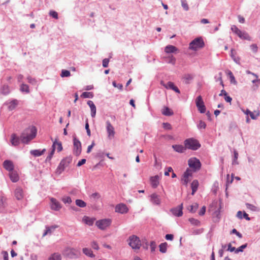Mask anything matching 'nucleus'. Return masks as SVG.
Wrapping results in <instances>:
<instances>
[{
  "label": "nucleus",
  "mask_w": 260,
  "mask_h": 260,
  "mask_svg": "<svg viewBox=\"0 0 260 260\" xmlns=\"http://www.w3.org/2000/svg\"><path fill=\"white\" fill-rule=\"evenodd\" d=\"M37 129L35 126L29 127L25 129L20 135V139L23 143L27 144L35 138Z\"/></svg>",
  "instance_id": "f257e3e1"
},
{
  "label": "nucleus",
  "mask_w": 260,
  "mask_h": 260,
  "mask_svg": "<svg viewBox=\"0 0 260 260\" xmlns=\"http://www.w3.org/2000/svg\"><path fill=\"white\" fill-rule=\"evenodd\" d=\"M205 43L202 37H198L193 40L189 44V49L193 51L203 48Z\"/></svg>",
  "instance_id": "f03ea898"
},
{
  "label": "nucleus",
  "mask_w": 260,
  "mask_h": 260,
  "mask_svg": "<svg viewBox=\"0 0 260 260\" xmlns=\"http://www.w3.org/2000/svg\"><path fill=\"white\" fill-rule=\"evenodd\" d=\"M128 245L134 250H138L141 246V243L139 238L136 235H132L128 239Z\"/></svg>",
  "instance_id": "7ed1b4c3"
},
{
  "label": "nucleus",
  "mask_w": 260,
  "mask_h": 260,
  "mask_svg": "<svg viewBox=\"0 0 260 260\" xmlns=\"http://www.w3.org/2000/svg\"><path fill=\"white\" fill-rule=\"evenodd\" d=\"M184 144L186 148L193 150H198L201 147L199 141L193 138L186 139L184 141Z\"/></svg>",
  "instance_id": "20e7f679"
},
{
  "label": "nucleus",
  "mask_w": 260,
  "mask_h": 260,
  "mask_svg": "<svg viewBox=\"0 0 260 260\" xmlns=\"http://www.w3.org/2000/svg\"><path fill=\"white\" fill-rule=\"evenodd\" d=\"M72 160V157L71 156L67 157L60 161L59 166L56 169V173L58 174H60L67 167Z\"/></svg>",
  "instance_id": "39448f33"
},
{
  "label": "nucleus",
  "mask_w": 260,
  "mask_h": 260,
  "mask_svg": "<svg viewBox=\"0 0 260 260\" xmlns=\"http://www.w3.org/2000/svg\"><path fill=\"white\" fill-rule=\"evenodd\" d=\"M80 251L74 248H67L64 249L63 254L70 258H74L78 257Z\"/></svg>",
  "instance_id": "423d86ee"
},
{
  "label": "nucleus",
  "mask_w": 260,
  "mask_h": 260,
  "mask_svg": "<svg viewBox=\"0 0 260 260\" xmlns=\"http://www.w3.org/2000/svg\"><path fill=\"white\" fill-rule=\"evenodd\" d=\"M189 167L193 170L194 171L199 170L201 167V164L199 159L196 157H192L188 160Z\"/></svg>",
  "instance_id": "0eeeda50"
},
{
  "label": "nucleus",
  "mask_w": 260,
  "mask_h": 260,
  "mask_svg": "<svg viewBox=\"0 0 260 260\" xmlns=\"http://www.w3.org/2000/svg\"><path fill=\"white\" fill-rule=\"evenodd\" d=\"M111 223V220L110 219H103L98 220L95 224L101 230H104L107 227L110 226Z\"/></svg>",
  "instance_id": "6e6552de"
},
{
  "label": "nucleus",
  "mask_w": 260,
  "mask_h": 260,
  "mask_svg": "<svg viewBox=\"0 0 260 260\" xmlns=\"http://www.w3.org/2000/svg\"><path fill=\"white\" fill-rule=\"evenodd\" d=\"M73 143L74 154L76 156H79L81 154L82 150L81 142L76 137H74L73 139Z\"/></svg>",
  "instance_id": "1a4fd4ad"
},
{
  "label": "nucleus",
  "mask_w": 260,
  "mask_h": 260,
  "mask_svg": "<svg viewBox=\"0 0 260 260\" xmlns=\"http://www.w3.org/2000/svg\"><path fill=\"white\" fill-rule=\"evenodd\" d=\"M196 104L198 109L200 113H204L206 112V107L201 95H199L197 98Z\"/></svg>",
  "instance_id": "9d476101"
},
{
  "label": "nucleus",
  "mask_w": 260,
  "mask_h": 260,
  "mask_svg": "<svg viewBox=\"0 0 260 260\" xmlns=\"http://www.w3.org/2000/svg\"><path fill=\"white\" fill-rule=\"evenodd\" d=\"M106 130L108 134V138L109 139L114 138L115 134L114 128L109 121L106 122Z\"/></svg>",
  "instance_id": "9b49d317"
},
{
  "label": "nucleus",
  "mask_w": 260,
  "mask_h": 260,
  "mask_svg": "<svg viewBox=\"0 0 260 260\" xmlns=\"http://www.w3.org/2000/svg\"><path fill=\"white\" fill-rule=\"evenodd\" d=\"M182 209H183V204L182 203L178 206H177L175 208H172L171 210V212L174 216H177V217H180L183 215Z\"/></svg>",
  "instance_id": "f8f14e48"
},
{
  "label": "nucleus",
  "mask_w": 260,
  "mask_h": 260,
  "mask_svg": "<svg viewBox=\"0 0 260 260\" xmlns=\"http://www.w3.org/2000/svg\"><path fill=\"white\" fill-rule=\"evenodd\" d=\"M51 209L54 211H59L62 207L60 203L54 198L51 199Z\"/></svg>",
  "instance_id": "ddd939ff"
},
{
  "label": "nucleus",
  "mask_w": 260,
  "mask_h": 260,
  "mask_svg": "<svg viewBox=\"0 0 260 260\" xmlns=\"http://www.w3.org/2000/svg\"><path fill=\"white\" fill-rule=\"evenodd\" d=\"M115 211L121 214H124L127 212L128 208L125 204H120L116 206Z\"/></svg>",
  "instance_id": "4468645a"
},
{
  "label": "nucleus",
  "mask_w": 260,
  "mask_h": 260,
  "mask_svg": "<svg viewBox=\"0 0 260 260\" xmlns=\"http://www.w3.org/2000/svg\"><path fill=\"white\" fill-rule=\"evenodd\" d=\"M161 84L167 89H171L178 93H180V92L178 88L175 86L174 84L172 82H168L166 84L162 83L161 82Z\"/></svg>",
  "instance_id": "2eb2a0df"
},
{
  "label": "nucleus",
  "mask_w": 260,
  "mask_h": 260,
  "mask_svg": "<svg viewBox=\"0 0 260 260\" xmlns=\"http://www.w3.org/2000/svg\"><path fill=\"white\" fill-rule=\"evenodd\" d=\"M14 195L18 200H21L24 196L22 189L20 187H17L15 190Z\"/></svg>",
  "instance_id": "dca6fc26"
},
{
  "label": "nucleus",
  "mask_w": 260,
  "mask_h": 260,
  "mask_svg": "<svg viewBox=\"0 0 260 260\" xmlns=\"http://www.w3.org/2000/svg\"><path fill=\"white\" fill-rule=\"evenodd\" d=\"M4 168L8 171H12L14 169V165L12 161L6 160L3 163Z\"/></svg>",
  "instance_id": "f3484780"
},
{
  "label": "nucleus",
  "mask_w": 260,
  "mask_h": 260,
  "mask_svg": "<svg viewBox=\"0 0 260 260\" xmlns=\"http://www.w3.org/2000/svg\"><path fill=\"white\" fill-rule=\"evenodd\" d=\"M20 137H17L15 134L11 135V142L13 146H18L20 143Z\"/></svg>",
  "instance_id": "a211bd4d"
},
{
  "label": "nucleus",
  "mask_w": 260,
  "mask_h": 260,
  "mask_svg": "<svg viewBox=\"0 0 260 260\" xmlns=\"http://www.w3.org/2000/svg\"><path fill=\"white\" fill-rule=\"evenodd\" d=\"M150 201L154 205H159L160 204V201L159 196L156 193H153L150 196Z\"/></svg>",
  "instance_id": "6ab92c4d"
},
{
  "label": "nucleus",
  "mask_w": 260,
  "mask_h": 260,
  "mask_svg": "<svg viewBox=\"0 0 260 260\" xmlns=\"http://www.w3.org/2000/svg\"><path fill=\"white\" fill-rule=\"evenodd\" d=\"M87 104L90 108L91 116L93 118L95 117L96 114V107L92 101H88L87 102Z\"/></svg>",
  "instance_id": "aec40b11"
},
{
  "label": "nucleus",
  "mask_w": 260,
  "mask_h": 260,
  "mask_svg": "<svg viewBox=\"0 0 260 260\" xmlns=\"http://www.w3.org/2000/svg\"><path fill=\"white\" fill-rule=\"evenodd\" d=\"M159 177L156 175L153 177H151L150 178V181L152 186L153 188H156L159 184Z\"/></svg>",
  "instance_id": "412c9836"
},
{
  "label": "nucleus",
  "mask_w": 260,
  "mask_h": 260,
  "mask_svg": "<svg viewBox=\"0 0 260 260\" xmlns=\"http://www.w3.org/2000/svg\"><path fill=\"white\" fill-rule=\"evenodd\" d=\"M178 50L177 47L173 45H168L165 48V51L167 53H174Z\"/></svg>",
  "instance_id": "4be33fe9"
},
{
  "label": "nucleus",
  "mask_w": 260,
  "mask_h": 260,
  "mask_svg": "<svg viewBox=\"0 0 260 260\" xmlns=\"http://www.w3.org/2000/svg\"><path fill=\"white\" fill-rule=\"evenodd\" d=\"M172 148L176 152L179 153H182L186 149V147L181 145H173Z\"/></svg>",
  "instance_id": "5701e85b"
},
{
  "label": "nucleus",
  "mask_w": 260,
  "mask_h": 260,
  "mask_svg": "<svg viewBox=\"0 0 260 260\" xmlns=\"http://www.w3.org/2000/svg\"><path fill=\"white\" fill-rule=\"evenodd\" d=\"M199 186V182L197 180H194L191 184V194L193 195L194 193L197 191Z\"/></svg>",
  "instance_id": "b1692460"
},
{
  "label": "nucleus",
  "mask_w": 260,
  "mask_h": 260,
  "mask_svg": "<svg viewBox=\"0 0 260 260\" xmlns=\"http://www.w3.org/2000/svg\"><path fill=\"white\" fill-rule=\"evenodd\" d=\"M45 151H46V149H43L42 150L36 149V150H31L30 153L31 155H34L35 156H40L43 155Z\"/></svg>",
  "instance_id": "393cba45"
},
{
  "label": "nucleus",
  "mask_w": 260,
  "mask_h": 260,
  "mask_svg": "<svg viewBox=\"0 0 260 260\" xmlns=\"http://www.w3.org/2000/svg\"><path fill=\"white\" fill-rule=\"evenodd\" d=\"M162 114L164 115L170 116L173 115V111L167 107H165L162 110Z\"/></svg>",
  "instance_id": "a878e982"
},
{
  "label": "nucleus",
  "mask_w": 260,
  "mask_h": 260,
  "mask_svg": "<svg viewBox=\"0 0 260 260\" xmlns=\"http://www.w3.org/2000/svg\"><path fill=\"white\" fill-rule=\"evenodd\" d=\"M57 227V226H46V231L43 234V236L44 237L47 234H51L53 231Z\"/></svg>",
  "instance_id": "bb28decb"
},
{
  "label": "nucleus",
  "mask_w": 260,
  "mask_h": 260,
  "mask_svg": "<svg viewBox=\"0 0 260 260\" xmlns=\"http://www.w3.org/2000/svg\"><path fill=\"white\" fill-rule=\"evenodd\" d=\"M83 252L87 256L93 257L94 255L93 254L92 250L90 249L87 248H84L83 249Z\"/></svg>",
  "instance_id": "cd10ccee"
},
{
  "label": "nucleus",
  "mask_w": 260,
  "mask_h": 260,
  "mask_svg": "<svg viewBox=\"0 0 260 260\" xmlns=\"http://www.w3.org/2000/svg\"><path fill=\"white\" fill-rule=\"evenodd\" d=\"M167 247H168V244L167 242H164V243H161L159 245L160 252H161V253H166L167 252Z\"/></svg>",
  "instance_id": "c85d7f7f"
},
{
  "label": "nucleus",
  "mask_w": 260,
  "mask_h": 260,
  "mask_svg": "<svg viewBox=\"0 0 260 260\" xmlns=\"http://www.w3.org/2000/svg\"><path fill=\"white\" fill-rule=\"evenodd\" d=\"M101 198V195L98 192H94L90 195V198L92 202H96Z\"/></svg>",
  "instance_id": "c756f323"
},
{
  "label": "nucleus",
  "mask_w": 260,
  "mask_h": 260,
  "mask_svg": "<svg viewBox=\"0 0 260 260\" xmlns=\"http://www.w3.org/2000/svg\"><path fill=\"white\" fill-rule=\"evenodd\" d=\"M239 38L243 40H246L248 41L251 40V37L246 31H242L241 34L239 35Z\"/></svg>",
  "instance_id": "7c9ffc66"
},
{
  "label": "nucleus",
  "mask_w": 260,
  "mask_h": 260,
  "mask_svg": "<svg viewBox=\"0 0 260 260\" xmlns=\"http://www.w3.org/2000/svg\"><path fill=\"white\" fill-rule=\"evenodd\" d=\"M17 105H18L17 100H14L12 101L11 102H10L9 105L8 106V108L10 110H13L16 107Z\"/></svg>",
  "instance_id": "2f4dec72"
},
{
  "label": "nucleus",
  "mask_w": 260,
  "mask_h": 260,
  "mask_svg": "<svg viewBox=\"0 0 260 260\" xmlns=\"http://www.w3.org/2000/svg\"><path fill=\"white\" fill-rule=\"evenodd\" d=\"M83 220L86 224L89 225H92L93 224L94 219L90 218L87 216H84Z\"/></svg>",
  "instance_id": "473e14b6"
},
{
  "label": "nucleus",
  "mask_w": 260,
  "mask_h": 260,
  "mask_svg": "<svg viewBox=\"0 0 260 260\" xmlns=\"http://www.w3.org/2000/svg\"><path fill=\"white\" fill-rule=\"evenodd\" d=\"M49 260H61V256L58 253H54L49 257Z\"/></svg>",
  "instance_id": "72a5a7b5"
},
{
  "label": "nucleus",
  "mask_w": 260,
  "mask_h": 260,
  "mask_svg": "<svg viewBox=\"0 0 260 260\" xmlns=\"http://www.w3.org/2000/svg\"><path fill=\"white\" fill-rule=\"evenodd\" d=\"M10 178L11 181L13 182H16L19 180L18 175L16 173L14 172H11L10 174Z\"/></svg>",
  "instance_id": "f704fd0d"
},
{
  "label": "nucleus",
  "mask_w": 260,
  "mask_h": 260,
  "mask_svg": "<svg viewBox=\"0 0 260 260\" xmlns=\"http://www.w3.org/2000/svg\"><path fill=\"white\" fill-rule=\"evenodd\" d=\"M183 78L184 80V82L185 84H189V81L193 79V77L190 74H185L183 76Z\"/></svg>",
  "instance_id": "c9c22d12"
},
{
  "label": "nucleus",
  "mask_w": 260,
  "mask_h": 260,
  "mask_svg": "<svg viewBox=\"0 0 260 260\" xmlns=\"http://www.w3.org/2000/svg\"><path fill=\"white\" fill-rule=\"evenodd\" d=\"M20 89L22 92H25L27 93L29 92V86L25 84H22Z\"/></svg>",
  "instance_id": "e433bc0d"
},
{
  "label": "nucleus",
  "mask_w": 260,
  "mask_h": 260,
  "mask_svg": "<svg viewBox=\"0 0 260 260\" xmlns=\"http://www.w3.org/2000/svg\"><path fill=\"white\" fill-rule=\"evenodd\" d=\"M76 204L77 206L81 208H84L86 206V203L84 201L79 199L76 200Z\"/></svg>",
  "instance_id": "4c0bfd02"
},
{
  "label": "nucleus",
  "mask_w": 260,
  "mask_h": 260,
  "mask_svg": "<svg viewBox=\"0 0 260 260\" xmlns=\"http://www.w3.org/2000/svg\"><path fill=\"white\" fill-rule=\"evenodd\" d=\"M81 96L83 98H92L93 94L91 92H84L82 93Z\"/></svg>",
  "instance_id": "58836bf2"
},
{
  "label": "nucleus",
  "mask_w": 260,
  "mask_h": 260,
  "mask_svg": "<svg viewBox=\"0 0 260 260\" xmlns=\"http://www.w3.org/2000/svg\"><path fill=\"white\" fill-rule=\"evenodd\" d=\"M228 75L229 76L231 82L234 84H236L237 81L235 80V77L234 76L232 72L231 71H228Z\"/></svg>",
  "instance_id": "ea45409f"
},
{
  "label": "nucleus",
  "mask_w": 260,
  "mask_h": 260,
  "mask_svg": "<svg viewBox=\"0 0 260 260\" xmlns=\"http://www.w3.org/2000/svg\"><path fill=\"white\" fill-rule=\"evenodd\" d=\"M198 206L199 205L197 203H194L193 205H191L189 206L188 210L190 212L194 213L198 209Z\"/></svg>",
  "instance_id": "a19ab883"
},
{
  "label": "nucleus",
  "mask_w": 260,
  "mask_h": 260,
  "mask_svg": "<svg viewBox=\"0 0 260 260\" xmlns=\"http://www.w3.org/2000/svg\"><path fill=\"white\" fill-rule=\"evenodd\" d=\"M181 3L182 8L185 11H187L189 10V6L186 0H181Z\"/></svg>",
  "instance_id": "79ce46f5"
},
{
  "label": "nucleus",
  "mask_w": 260,
  "mask_h": 260,
  "mask_svg": "<svg viewBox=\"0 0 260 260\" xmlns=\"http://www.w3.org/2000/svg\"><path fill=\"white\" fill-rule=\"evenodd\" d=\"M189 221L193 225H196V226H199L200 225V221L193 218H190L189 219Z\"/></svg>",
  "instance_id": "37998d69"
},
{
  "label": "nucleus",
  "mask_w": 260,
  "mask_h": 260,
  "mask_svg": "<svg viewBox=\"0 0 260 260\" xmlns=\"http://www.w3.org/2000/svg\"><path fill=\"white\" fill-rule=\"evenodd\" d=\"M1 92L3 94L6 95L10 92L9 87L7 85H4L1 89Z\"/></svg>",
  "instance_id": "c03bdc74"
},
{
  "label": "nucleus",
  "mask_w": 260,
  "mask_h": 260,
  "mask_svg": "<svg viewBox=\"0 0 260 260\" xmlns=\"http://www.w3.org/2000/svg\"><path fill=\"white\" fill-rule=\"evenodd\" d=\"M71 75L70 72L68 70H62L61 71V73L60 76L61 77H69Z\"/></svg>",
  "instance_id": "a18cd8bd"
},
{
  "label": "nucleus",
  "mask_w": 260,
  "mask_h": 260,
  "mask_svg": "<svg viewBox=\"0 0 260 260\" xmlns=\"http://www.w3.org/2000/svg\"><path fill=\"white\" fill-rule=\"evenodd\" d=\"M53 143H55V146H57V150L58 152H60L62 150V144L60 142H58L56 139Z\"/></svg>",
  "instance_id": "49530a36"
},
{
  "label": "nucleus",
  "mask_w": 260,
  "mask_h": 260,
  "mask_svg": "<svg viewBox=\"0 0 260 260\" xmlns=\"http://www.w3.org/2000/svg\"><path fill=\"white\" fill-rule=\"evenodd\" d=\"M247 246V243L241 245L239 248L236 249L235 253H238L239 252H243V249H245V248H246Z\"/></svg>",
  "instance_id": "de8ad7c7"
},
{
  "label": "nucleus",
  "mask_w": 260,
  "mask_h": 260,
  "mask_svg": "<svg viewBox=\"0 0 260 260\" xmlns=\"http://www.w3.org/2000/svg\"><path fill=\"white\" fill-rule=\"evenodd\" d=\"M206 127L205 122L202 120H200L199 124H198V127L199 129H205Z\"/></svg>",
  "instance_id": "09e8293b"
},
{
  "label": "nucleus",
  "mask_w": 260,
  "mask_h": 260,
  "mask_svg": "<svg viewBox=\"0 0 260 260\" xmlns=\"http://www.w3.org/2000/svg\"><path fill=\"white\" fill-rule=\"evenodd\" d=\"M183 176L186 178H189V177L192 176V172L189 169H187L186 171L184 173Z\"/></svg>",
  "instance_id": "8fccbe9b"
},
{
  "label": "nucleus",
  "mask_w": 260,
  "mask_h": 260,
  "mask_svg": "<svg viewBox=\"0 0 260 260\" xmlns=\"http://www.w3.org/2000/svg\"><path fill=\"white\" fill-rule=\"evenodd\" d=\"M62 201L64 204H70L72 202V199L70 197H64L62 198Z\"/></svg>",
  "instance_id": "3c124183"
},
{
  "label": "nucleus",
  "mask_w": 260,
  "mask_h": 260,
  "mask_svg": "<svg viewBox=\"0 0 260 260\" xmlns=\"http://www.w3.org/2000/svg\"><path fill=\"white\" fill-rule=\"evenodd\" d=\"M255 112L256 113V115H254V114L252 112H250V113L249 114L250 117L252 119H256L257 118V117L259 115L260 113H259V111H258L257 112L255 111Z\"/></svg>",
  "instance_id": "603ef678"
},
{
  "label": "nucleus",
  "mask_w": 260,
  "mask_h": 260,
  "mask_svg": "<svg viewBox=\"0 0 260 260\" xmlns=\"http://www.w3.org/2000/svg\"><path fill=\"white\" fill-rule=\"evenodd\" d=\"M151 251L154 252L156 247V244L154 241H151L150 244Z\"/></svg>",
  "instance_id": "864d4df0"
},
{
  "label": "nucleus",
  "mask_w": 260,
  "mask_h": 260,
  "mask_svg": "<svg viewBox=\"0 0 260 260\" xmlns=\"http://www.w3.org/2000/svg\"><path fill=\"white\" fill-rule=\"evenodd\" d=\"M234 158L233 161V164H238V163L237 161V159L238 157V153L236 150H234Z\"/></svg>",
  "instance_id": "5fc2aeb1"
},
{
  "label": "nucleus",
  "mask_w": 260,
  "mask_h": 260,
  "mask_svg": "<svg viewBox=\"0 0 260 260\" xmlns=\"http://www.w3.org/2000/svg\"><path fill=\"white\" fill-rule=\"evenodd\" d=\"M27 79L28 82L29 83L32 84L33 85H35L36 84L37 81H36V79L34 78H32L31 77L28 76L27 78Z\"/></svg>",
  "instance_id": "6e6d98bb"
},
{
  "label": "nucleus",
  "mask_w": 260,
  "mask_h": 260,
  "mask_svg": "<svg viewBox=\"0 0 260 260\" xmlns=\"http://www.w3.org/2000/svg\"><path fill=\"white\" fill-rule=\"evenodd\" d=\"M49 15L55 19H58V14L54 11H50L49 12Z\"/></svg>",
  "instance_id": "4d7b16f0"
},
{
  "label": "nucleus",
  "mask_w": 260,
  "mask_h": 260,
  "mask_svg": "<svg viewBox=\"0 0 260 260\" xmlns=\"http://www.w3.org/2000/svg\"><path fill=\"white\" fill-rule=\"evenodd\" d=\"M112 85L115 87H117L119 89L122 90L123 88V85L122 84H117L116 82L114 81L112 82Z\"/></svg>",
  "instance_id": "13d9d810"
},
{
  "label": "nucleus",
  "mask_w": 260,
  "mask_h": 260,
  "mask_svg": "<svg viewBox=\"0 0 260 260\" xmlns=\"http://www.w3.org/2000/svg\"><path fill=\"white\" fill-rule=\"evenodd\" d=\"M250 48L254 53H256L257 52L258 47L256 44H253L251 45Z\"/></svg>",
  "instance_id": "bf43d9fd"
},
{
  "label": "nucleus",
  "mask_w": 260,
  "mask_h": 260,
  "mask_svg": "<svg viewBox=\"0 0 260 260\" xmlns=\"http://www.w3.org/2000/svg\"><path fill=\"white\" fill-rule=\"evenodd\" d=\"M189 181V178H186L185 176H183V178H182V182L183 184L187 186Z\"/></svg>",
  "instance_id": "052dcab7"
},
{
  "label": "nucleus",
  "mask_w": 260,
  "mask_h": 260,
  "mask_svg": "<svg viewBox=\"0 0 260 260\" xmlns=\"http://www.w3.org/2000/svg\"><path fill=\"white\" fill-rule=\"evenodd\" d=\"M85 129L86 130V132H87V135L88 136H90L91 133H90V129L89 128V124H88L87 120H86V124H85Z\"/></svg>",
  "instance_id": "680f3d73"
},
{
  "label": "nucleus",
  "mask_w": 260,
  "mask_h": 260,
  "mask_svg": "<svg viewBox=\"0 0 260 260\" xmlns=\"http://www.w3.org/2000/svg\"><path fill=\"white\" fill-rule=\"evenodd\" d=\"M228 251L230 252L236 251V248L235 247H232L231 243L228 245Z\"/></svg>",
  "instance_id": "e2e57ef3"
},
{
  "label": "nucleus",
  "mask_w": 260,
  "mask_h": 260,
  "mask_svg": "<svg viewBox=\"0 0 260 260\" xmlns=\"http://www.w3.org/2000/svg\"><path fill=\"white\" fill-rule=\"evenodd\" d=\"M109 59L108 58H105L103 60V66L104 68H107L108 66Z\"/></svg>",
  "instance_id": "0e129e2a"
},
{
  "label": "nucleus",
  "mask_w": 260,
  "mask_h": 260,
  "mask_svg": "<svg viewBox=\"0 0 260 260\" xmlns=\"http://www.w3.org/2000/svg\"><path fill=\"white\" fill-rule=\"evenodd\" d=\"M155 158V164L154 166L156 168H161V163L160 162H158L157 160V158L155 155H154Z\"/></svg>",
  "instance_id": "69168bd1"
},
{
  "label": "nucleus",
  "mask_w": 260,
  "mask_h": 260,
  "mask_svg": "<svg viewBox=\"0 0 260 260\" xmlns=\"http://www.w3.org/2000/svg\"><path fill=\"white\" fill-rule=\"evenodd\" d=\"M232 233L235 234L240 238H241L242 237V234L239 232H238L235 229H234L232 231Z\"/></svg>",
  "instance_id": "338daca9"
},
{
  "label": "nucleus",
  "mask_w": 260,
  "mask_h": 260,
  "mask_svg": "<svg viewBox=\"0 0 260 260\" xmlns=\"http://www.w3.org/2000/svg\"><path fill=\"white\" fill-rule=\"evenodd\" d=\"M4 256V260H9L8 259V253L6 251H3L2 252Z\"/></svg>",
  "instance_id": "774afa93"
}]
</instances>
